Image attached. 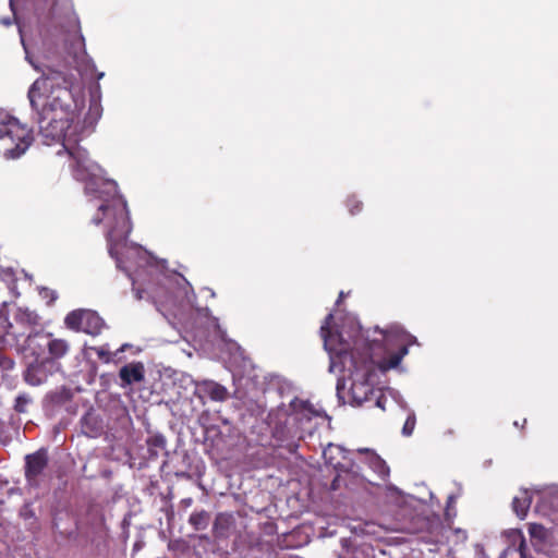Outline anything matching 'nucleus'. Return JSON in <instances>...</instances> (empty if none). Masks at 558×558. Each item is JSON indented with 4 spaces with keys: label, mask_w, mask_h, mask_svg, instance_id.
<instances>
[{
    "label": "nucleus",
    "mask_w": 558,
    "mask_h": 558,
    "mask_svg": "<svg viewBox=\"0 0 558 558\" xmlns=\"http://www.w3.org/2000/svg\"><path fill=\"white\" fill-rule=\"evenodd\" d=\"M31 106L37 112L41 135H59L75 125L84 105V95L76 76L66 70L47 66L28 90Z\"/></svg>",
    "instance_id": "nucleus-1"
},
{
    "label": "nucleus",
    "mask_w": 558,
    "mask_h": 558,
    "mask_svg": "<svg viewBox=\"0 0 558 558\" xmlns=\"http://www.w3.org/2000/svg\"><path fill=\"white\" fill-rule=\"evenodd\" d=\"M86 191H92L95 195L104 199L99 205L98 211L101 216L96 215L93 218L95 225L102 221L107 225V241L109 244V253L113 254V244L124 241L131 232V222L125 199L118 194V186L113 181L97 179L90 181Z\"/></svg>",
    "instance_id": "nucleus-2"
},
{
    "label": "nucleus",
    "mask_w": 558,
    "mask_h": 558,
    "mask_svg": "<svg viewBox=\"0 0 558 558\" xmlns=\"http://www.w3.org/2000/svg\"><path fill=\"white\" fill-rule=\"evenodd\" d=\"M100 117V105L92 102L82 121H77L75 125H69L59 135H43L47 140L62 142L63 148L73 160L72 167L77 180L86 181L97 168V165L89 158L88 151L78 144L94 132Z\"/></svg>",
    "instance_id": "nucleus-3"
},
{
    "label": "nucleus",
    "mask_w": 558,
    "mask_h": 558,
    "mask_svg": "<svg viewBox=\"0 0 558 558\" xmlns=\"http://www.w3.org/2000/svg\"><path fill=\"white\" fill-rule=\"evenodd\" d=\"M10 338L13 341L11 345L19 353L38 354L36 342L46 340L39 315L35 311L19 307L13 315L12 325H10Z\"/></svg>",
    "instance_id": "nucleus-4"
},
{
    "label": "nucleus",
    "mask_w": 558,
    "mask_h": 558,
    "mask_svg": "<svg viewBox=\"0 0 558 558\" xmlns=\"http://www.w3.org/2000/svg\"><path fill=\"white\" fill-rule=\"evenodd\" d=\"M333 315L329 313L320 326V336L324 340V347L329 352L331 360L333 355L338 359L345 360L350 357L356 365L359 362H365L372 356V343L359 337L354 340L353 345L342 341L340 335L333 333L330 324Z\"/></svg>",
    "instance_id": "nucleus-5"
},
{
    "label": "nucleus",
    "mask_w": 558,
    "mask_h": 558,
    "mask_svg": "<svg viewBox=\"0 0 558 558\" xmlns=\"http://www.w3.org/2000/svg\"><path fill=\"white\" fill-rule=\"evenodd\" d=\"M33 133L26 125L10 116L0 111V150L8 159H15L22 156L33 142Z\"/></svg>",
    "instance_id": "nucleus-6"
},
{
    "label": "nucleus",
    "mask_w": 558,
    "mask_h": 558,
    "mask_svg": "<svg viewBox=\"0 0 558 558\" xmlns=\"http://www.w3.org/2000/svg\"><path fill=\"white\" fill-rule=\"evenodd\" d=\"M66 328L73 331H81L90 336L99 335L105 328L104 319L92 310H74L64 318Z\"/></svg>",
    "instance_id": "nucleus-7"
},
{
    "label": "nucleus",
    "mask_w": 558,
    "mask_h": 558,
    "mask_svg": "<svg viewBox=\"0 0 558 558\" xmlns=\"http://www.w3.org/2000/svg\"><path fill=\"white\" fill-rule=\"evenodd\" d=\"M59 364L53 359H36L23 373V378L31 386H40L47 381L49 376L58 371Z\"/></svg>",
    "instance_id": "nucleus-8"
},
{
    "label": "nucleus",
    "mask_w": 558,
    "mask_h": 558,
    "mask_svg": "<svg viewBox=\"0 0 558 558\" xmlns=\"http://www.w3.org/2000/svg\"><path fill=\"white\" fill-rule=\"evenodd\" d=\"M48 452L45 448L25 457V478L29 486H39V477L48 466Z\"/></svg>",
    "instance_id": "nucleus-9"
},
{
    "label": "nucleus",
    "mask_w": 558,
    "mask_h": 558,
    "mask_svg": "<svg viewBox=\"0 0 558 558\" xmlns=\"http://www.w3.org/2000/svg\"><path fill=\"white\" fill-rule=\"evenodd\" d=\"M325 462L337 471L348 472L350 461H347L345 451L339 445L329 444L323 451Z\"/></svg>",
    "instance_id": "nucleus-10"
},
{
    "label": "nucleus",
    "mask_w": 558,
    "mask_h": 558,
    "mask_svg": "<svg viewBox=\"0 0 558 558\" xmlns=\"http://www.w3.org/2000/svg\"><path fill=\"white\" fill-rule=\"evenodd\" d=\"M120 386L122 388L133 384L142 383L145 379V366L142 362H131L119 371Z\"/></svg>",
    "instance_id": "nucleus-11"
},
{
    "label": "nucleus",
    "mask_w": 558,
    "mask_h": 558,
    "mask_svg": "<svg viewBox=\"0 0 558 558\" xmlns=\"http://www.w3.org/2000/svg\"><path fill=\"white\" fill-rule=\"evenodd\" d=\"M199 396L209 398L213 401L222 402L228 398V390L225 386L214 380H203L197 385Z\"/></svg>",
    "instance_id": "nucleus-12"
},
{
    "label": "nucleus",
    "mask_w": 558,
    "mask_h": 558,
    "mask_svg": "<svg viewBox=\"0 0 558 558\" xmlns=\"http://www.w3.org/2000/svg\"><path fill=\"white\" fill-rule=\"evenodd\" d=\"M359 452L367 456V464L381 480L389 476V466L376 452L367 448L359 449Z\"/></svg>",
    "instance_id": "nucleus-13"
},
{
    "label": "nucleus",
    "mask_w": 558,
    "mask_h": 558,
    "mask_svg": "<svg viewBox=\"0 0 558 558\" xmlns=\"http://www.w3.org/2000/svg\"><path fill=\"white\" fill-rule=\"evenodd\" d=\"M41 342H45V344L48 347L49 354L51 355L50 359H53L54 361L57 359L64 356L69 350L68 342L62 339L49 340L48 336H46V340H38L36 342V349L41 348L44 345Z\"/></svg>",
    "instance_id": "nucleus-14"
},
{
    "label": "nucleus",
    "mask_w": 558,
    "mask_h": 558,
    "mask_svg": "<svg viewBox=\"0 0 558 558\" xmlns=\"http://www.w3.org/2000/svg\"><path fill=\"white\" fill-rule=\"evenodd\" d=\"M233 524V518L228 513H218L213 526V534L215 538H227L229 531Z\"/></svg>",
    "instance_id": "nucleus-15"
},
{
    "label": "nucleus",
    "mask_w": 558,
    "mask_h": 558,
    "mask_svg": "<svg viewBox=\"0 0 558 558\" xmlns=\"http://www.w3.org/2000/svg\"><path fill=\"white\" fill-rule=\"evenodd\" d=\"M532 498L526 489L521 492L520 496H515L512 500V510L520 519H524L531 507Z\"/></svg>",
    "instance_id": "nucleus-16"
},
{
    "label": "nucleus",
    "mask_w": 558,
    "mask_h": 558,
    "mask_svg": "<svg viewBox=\"0 0 558 558\" xmlns=\"http://www.w3.org/2000/svg\"><path fill=\"white\" fill-rule=\"evenodd\" d=\"M409 349L407 344H402L399 350L391 355H389L387 359H384L379 363V368L381 371H388L391 368H396L402 361V359L408 354Z\"/></svg>",
    "instance_id": "nucleus-17"
},
{
    "label": "nucleus",
    "mask_w": 558,
    "mask_h": 558,
    "mask_svg": "<svg viewBox=\"0 0 558 558\" xmlns=\"http://www.w3.org/2000/svg\"><path fill=\"white\" fill-rule=\"evenodd\" d=\"M166 438L160 434L150 436L146 441L149 458H158L166 450Z\"/></svg>",
    "instance_id": "nucleus-18"
},
{
    "label": "nucleus",
    "mask_w": 558,
    "mask_h": 558,
    "mask_svg": "<svg viewBox=\"0 0 558 558\" xmlns=\"http://www.w3.org/2000/svg\"><path fill=\"white\" fill-rule=\"evenodd\" d=\"M210 513L206 510L193 512L190 515L189 523L195 531L205 530L209 525Z\"/></svg>",
    "instance_id": "nucleus-19"
},
{
    "label": "nucleus",
    "mask_w": 558,
    "mask_h": 558,
    "mask_svg": "<svg viewBox=\"0 0 558 558\" xmlns=\"http://www.w3.org/2000/svg\"><path fill=\"white\" fill-rule=\"evenodd\" d=\"M529 533L531 536V539L534 542L535 545H542L547 542L549 532L548 530L543 526L542 524L537 523H531L529 526Z\"/></svg>",
    "instance_id": "nucleus-20"
},
{
    "label": "nucleus",
    "mask_w": 558,
    "mask_h": 558,
    "mask_svg": "<svg viewBox=\"0 0 558 558\" xmlns=\"http://www.w3.org/2000/svg\"><path fill=\"white\" fill-rule=\"evenodd\" d=\"M351 391L352 398L357 404H362L364 401H368V391L373 393V390L366 384H353Z\"/></svg>",
    "instance_id": "nucleus-21"
},
{
    "label": "nucleus",
    "mask_w": 558,
    "mask_h": 558,
    "mask_svg": "<svg viewBox=\"0 0 558 558\" xmlns=\"http://www.w3.org/2000/svg\"><path fill=\"white\" fill-rule=\"evenodd\" d=\"M72 399V392L70 389L62 388L58 391H53L49 395V400L54 405H63Z\"/></svg>",
    "instance_id": "nucleus-22"
},
{
    "label": "nucleus",
    "mask_w": 558,
    "mask_h": 558,
    "mask_svg": "<svg viewBox=\"0 0 558 558\" xmlns=\"http://www.w3.org/2000/svg\"><path fill=\"white\" fill-rule=\"evenodd\" d=\"M32 403V398L29 395L23 392L20 393L14 401V411L17 413H25L27 411V407Z\"/></svg>",
    "instance_id": "nucleus-23"
},
{
    "label": "nucleus",
    "mask_w": 558,
    "mask_h": 558,
    "mask_svg": "<svg viewBox=\"0 0 558 558\" xmlns=\"http://www.w3.org/2000/svg\"><path fill=\"white\" fill-rule=\"evenodd\" d=\"M10 325L12 322L9 320L7 303L3 302L0 306V328L4 329L7 336H10Z\"/></svg>",
    "instance_id": "nucleus-24"
},
{
    "label": "nucleus",
    "mask_w": 558,
    "mask_h": 558,
    "mask_svg": "<svg viewBox=\"0 0 558 558\" xmlns=\"http://www.w3.org/2000/svg\"><path fill=\"white\" fill-rule=\"evenodd\" d=\"M416 425V416L414 412L409 413L403 427H402V435L405 437H409L413 434L414 428Z\"/></svg>",
    "instance_id": "nucleus-25"
},
{
    "label": "nucleus",
    "mask_w": 558,
    "mask_h": 558,
    "mask_svg": "<svg viewBox=\"0 0 558 558\" xmlns=\"http://www.w3.org/2000/svg\"><path fill=\"white\" fill-rule=\"evenodd\" d=\"M347 207L351 215H356L362 210L363 204L355 196L347 198Z\"/></svg>",
    "instance_id": "nucleus-26"
},
{
    "label": "nucleus",
    "mask_w": 558,
    "mask_h": 558,
    "mask_svg": "<svg viewBox=\"0 0 558 558\" xmlns=\"http://www.w3.org/2000/svg\"><path fill=\"white\" fill-rule=\"evenodd\" d=\"M40 296L46 300V303L48 305H51L54 303V301L58 299L57 291L49 289V288H43L39 292Z\"/></svg>",
    "instance_id": "nucleus-27"
},
{
    "label": "nucleus",
    "mask_w": 558,
    "mask_h": 558,
    "mask_svg": "<svg viewBox=\"0 0 558 558\" xmlns=\"http://www.w3.org/2000/svg\"><path fill=\"white\" fill-rule=\"evenodd\" d=\"M15 362L10 356L3 354L0 351V371H11L13 369Z\"/></svg>",
    "instance_id": "nucleus-28"
},
{
    "label": "nucleus",
    "mask_w": 558,
    "mask_h": 558,
    "mask_svg": "<svg viewBox=\"0 0 558 558\" xmlns=\"http://www.w3.org/2000/svg\"><path fill=\"white\" fill-rule=\"evenodd\" d=\"M454 534L457 535V538L459 541H465L468 538V534H466V531L464 530H461V529H456L454 530Z\"/></svg>",
    "instance_id": "nucleus-29"
},
{
    "label": "nucleus",
    "mask_w": 558,
    "mask_h": 558,
    "mask_svg": "<svg viewBox=\"0 0 558 558\" xmlns=\"http://www.w3.org/2000/svg\"><path fill=\"white\" fill-rule=\"evenodd\" d=\"M385 402H386V398L384 395H379L377 398H376V405L383 410H385Z\"/></svg>",
    "instance_id": "nucleus-30"
},
{
    "label": "nucleus",
    "mask_w": 558,
    "mask_h": 558,
    "mask_svg": "<svg viewBox=\"0 0 558 558\" xmlns=\"http://www.w3.org/2000/svg\"><path fill=\"white\" fill-rule=\"evenodd\" d=\"M8 337L9 336H7L5 333L4 335H0V351H2V349H4V347L9 342V340L7 339Z\"/></svg>",
    "instance_id": "nucleus-31"
},
{
    "label": "nucleus",
    "mask_w": 558,
    "mask_h": 558,
    "mask_svg": "<svg viewBox=\"0 0 558 558\" xmlns=\"http://www.w3.org/2000/svg\"><path fill=\"white\" fill-rule=\"evenodd\" d=\"M192 504H193V499L190 497L181 500V505L184 506L185 508L190 507Z\"/></svg>",
    "instance_id": "nucleus-32"
},
{
    "label": "nucleus",
    "mask_w": 558,
    "mask_h": 558,
    "mask_svg": "<svg viewBox=\"0 0 558 558\" xmlns=\"http://www.w3.org/2000/svg\"><path fill=\"white\" fill-rule=\"evenodd\" d=\"M51 2V5L49 8V14L54 15L56 14V0H49Z\"/></svg>",
    "instance_id": "nucleus-33"
},
{
    "label": "nucleus",
    "mask_w": 558,
    "mask_h": 558,
    "mask_svg": "<svg viewBox=\"0 0 558 558\" xmlns=\"http://www.w3.org/2000/svg\"><path fill=\"white\" fill-rule=\"evenodd\" d=\"M454 500H453V497L450 496L449 497V500H448V506H447V510H446V515L448 517L449 515V510H450V505L453 504Z\"/></svg>",
    "instance_id": "nucleus-34"
},
{
    "label": "nucleus",
    "mask_w": 558,
    "mask_h": 558,
    "mask_svg": "<svg viewBox=\"0 0 558 558\" xmlns=\"http://www.w3.org/2000/svg\"><path fill=\"white\" fill-rule=\"evenodd\" d=\"M525 424H526V418H523V420H522V424H521V423H519L518 421H515V422H514V426H517V427H521V428H523Z\"/></svg>",
    "instance_id": "nucleus-35"
},
{
    "label": "nucleus",
    "mask_w": 558,
    "mask_h": 558,
    "mask_svg": "<svg viewBox=\"0 0 558 558\" xmlns=\"http://www.w3.org/2000/svg\"><path fill=\"white\" fill-rule=\"evenodd\" d=\"M339 558H355L354 553H347V555H340Z\"/></svg>",
    "instance_id": "nucleus-36"
},
{
    "label": "nucleus",
    "mask_w": 558,
    "mask_h": 558,
    "mask_svg": "<svg viewBox=\"0 0 558 558\" xmlns=\"http://www.w3.org/2000/svg\"><path fill=\"white\" fill-rule=\"evenodd\" d=\"M524 548H525V542H524V539H522V541H521V544H520V546H519V550L521 551V554H522V555H523V550H524Z\"/></svg>",
    "instance_id": "nucleus-37"
},
{
    "label": "nucleus",
    "mask_w": 558,
    "mask_h": 558,
    "mask_svg": "<svg viewBox=\"0 0 558 558\" xmlns=\"http://www.w3.org/2000/svg\"><path fill=\"white\" fill-rule=\"evenodd\" d=\"M77 44L80 45L81 48L84 47V38L82 36L77 39Z\"/></svg>",
    "instance_id": "nucleus-38"
},
{
    "label": "nucleus",
    "mask_w": 558,
    "mask_h": 558,
    "mask_svg": "<svg viewBox=\"0 0 558 558\" xmlns=\"http://www.w3.org/2000/svg\"><path fill=\"white\" fill-rule=\"evenodd\" d=\"M336 486H337V483H335V482H333V483L331 484V487L335 489V488H336Z\"/></svg>",
    "instance_id": "nucleus-39"
},
{
    "label": "nucleus",
    "mask_w": 558,
    "mask_h": 558,
    "mask_svg": "<svg viewBox=\"0 0 558 558\" xmlns=\"http://www.w3.org/2000/svg\"><path fill=\"white\" fill-rule=\"evenodd\" d=\"M336 486H337V483H335V482H333V483L331 484V487L335 489V488H336Z\"/></svg>",
    "instance_id": "nucleus-40"
}]
</instances>
